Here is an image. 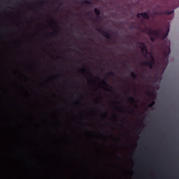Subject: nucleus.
Masks as SVG:
<instances>
[{
	"label": "nucleus",
	"instance_id": "nucleus-1",
	"mask_svg": "<svg viewBox=\"0 0 179 179\" xmlns=\"http://www.w3.org/2000/svg\"><path fill=\"white\" fill-rule=\"evenodd\" d=\"M1 179H3V111H2V88H3V84H2V75H1Z\"/></svg>",
	"mask_w": 179,
	"mask_h": 179
},
{
	"label": "nucleus",
	"instance_id": "nucleus-2",
	"mask_svg": "<svg viewBox=\"0 0 179 179\" xmlns=\"http://www.w3.org/2000/svg\"><path fill=\"white\" fill-rule=\"evenodd\" d=\"M165 28L166 29V33H163L164 29H162V31L153 30L150 27H146L145 30H147L148 36H155V37H161L162 40H164L169 36V33H170V27L169 25H166Z\"/></svg>",
	"mask_w": 179,
	"mask_h": 179
},
{
	"label": "nucleus",
	"instance_id": "nucleus-3",
	"mask_svg": "<svg viewBox=\"0 0 179 179\" xmlns=\"http://www.w3.org/2000/svg\"><path fill=\"white\" fill-rule=\"evenodd\" d=\"M177 7L168 6L165 10H161L158 12V15L162 16V15H171L172 13H174V9H176Z\"/></svg>",
	"mask_w": 179,
	"mask_h": 179
},
{
	"label": "nucleus",
	"instance_id": "nucleus-4",
	"mask_svg": "<svg viewBox=\"0 0 179 179\" xmlns=\"http://www.w3.org/2000/svg\"><path fill=\"white\" fill-rule=\"evenodd\" d=\"M97 31H99V33H101L102 36H104V37H106V38H107L108 40L111 39V34H110V32L106 30H103L101 29V28H97Z\"/></svg>",
	"mask_w": 179,
	"mask_h": 179
},
{
	"label": "nucleus",
	"instance_id": "nucleus-5",
	"mask_svg": "<svg viewBox=\"0 0 179 179\" xmlns=\"http://www.w3.org/2000/svg\"><path fill=\"white\" fill-rule=\"evenodd\" d=\"M156 62H153L152 60H148L147 62H142L141 63V66H149V68H150V69H152L153 68V66L155 65V63Z\"/></svg>",
	"mask_w": 179,
	"mask_h": 179
},
{
	"label": "nucleus",
	"instance_id": "nucleus-6",
	"mask_svg": "<svg viewBox=\"0 0 179 179\" xmlns=\"http://www.w3.org/2000/svg\"><path fill=\"white\" fill-rule=\"evenodd\" d=\"M138 44H140L139 48H141V51H145V52H149V50H148V46H146L145 43L138 42Z\"/></svg>",
	"mask_w": 179,
	"mask_h": 179
},
{
	"label": "nucleus",
	"instance_id": "nucleus-7",
	"mask_svg": "<svg viewBox=\"0 0 179 179\" xmlns=\"http://www.w3.org/2000/svg\"><path fill=\"white\" fill-rule=\"evenodd\" d=\"M85 3H87L88 5H93V2H92L90 0H84V1H80L79 2V5H81V6H85Z\"/></svg>",
	"mask_w": 179,
	"mask_h": 179
},
{
	"label": "nucleus",
	"instance_id": "nucleus-8",
	"mask_svg": "<svg viewBox=\"0 0 179 179\" xmlns=\"http://www.w3.org/2000/svg\"><path fill=\"white\" fill-rule=\"evenodd\" d=\"M141 16L142 17H143L144 19H146L147 20H149V19H150V15H149V14L146 12L141 13Z\"/></svg>",
	"mask_w": 179,
	"mask_h": 179
},
{
	"label": "nucleus",
	"instance_id": "nucleus-9",
	"mask_svg": "<svg viewBox=\"0 0 179 179\" xmlns=\"http://www.w3.org/2000/svg\"><path fill=\"white\" fill-rule=\"evenodd\" d=\"M94 13L96 16H100L101 15V12L100 11V9L95 8H94Z\"/></svg>",
	"mask_w": 179,
	"mask_h": 179
},
{
	"label": "nucleus",
	"instance_id": "nucleus-10",
	"mask_svg": "<svg viewBox=\"0 0 179 179\" xmlns=\"http://www.w3.org/2000/svg\"><path fill=\"white\" fill-rule=\"evenodd\" d=\"M150 57V61H152L154 62H156V59H155V56L153 55V53L152 52H148Z\"/></svg>",
	"mask_w": 179,
	"mask_h": 179
},
{
	"label": "nucleus",
	"instance_id": "nucleus-11",
	"mask_svg": "<svg viewBox=\"0 0 179 179\" xmlns=\"http://www.w3.org/2000/svg\"><path fill=\"white\" fill-rule=\"evenodd\" d=\"M131 76L134 80L138 78V74H136V73H135L134 71H131Z\"/></svg>",
	"mask_w": 179,
	"mask_h": 179
},
{
	"label": "nucleus",
	"instance_id": "nucleus-12",
	"mask_svg": "<svg viewBox=\"0 0 179 179\" xmlns=\"http://www.w3.org/2000/svg\"><path fill=\"white\" fill-rule=\"evenodd\" d=\"M103 83H104L106 85V86H110V87H111V92H114V90H113V87H111V85H110L108 83H107V81H106V80H102Z\"/></svg>",
	"mask_w": 179,
	"mask_h": 179
},
{
	"label": "nucleus",
	"instance_id": "nucleus-13",
	"mask_svg": "<svg viewBox=\"0 0 179 179\" xmlns=\"http://www.w3.org/2000/svg\"><path fill=\"white\" fill-rule=\"evenodd\" d=\"M128 101H133L134 103H136V101L135 100V98L134 96H129V99H127Z\"/></svg>",
	"mask_w": 179,
	"mask_h": 179
},
{
	"label": "nucleus",
	"instance_id": "nucleus-14",
	"mask_svg": "<svg viewBox=\"0 0 179 179\" xmlns=\"http://www.w3.org/2000/svg\"><path fill=\"white\" fill-rule=\"evenodd\" d=\"M169 55H170V50L168 53H165V57H164V59H166V63L168 62L169 61Z\"/></svg>",
	"mask_w": 179,
	"mask_h": 179
},
{
	"label": "nucleus",
	"instance_id": "nucleus-15",
	"mask_svg": "<svg viewBox=\"0 0 179 179\" xmlns=\"http://www.w3.org/2000/svg\"><path fill=\"white\" fill-rule=\"evenodd\" d=\"M150 38L152 43H155V41H156V38L153 36H150Z\"/></svg>",
	"mask_w": 179,
	"mask_h": 179
},
{
	"label": "nucleus",
	"instance_id": "nucleus-16",
	"mask_svg": "<svg viewBox=\"0 0 179 179\" xmlns=\"http://www.w3.org/2000/svg\"><path fill=\"white\" fill-rule=\"evenodd\" d=\"M156 104V102L155 101H152L151 103H150L149 107H153Z\"/></svg>",
	"mask_w": 179,
	"mask_h": 179
},
{
	"label": "nucleus",
	"instance_id": "nucleus-17",
	"mask_svg": "<svg viewBox=\"0 0 179 179\" xmlns=\"http://www.w3.org/2000/svg\"><path fill=\"white\" fill-rule=\"evenodd\" d=\"M109 75H110V76H117V74H116L115 73H114V72H110V73H109Z\"/></svg>",
	"mask_w": 179,
	"mask_h": 179
},
{
	"label": "nucleus",
	"instance_id": "nucleus-18",
	"mask_svg": "<svg viewBox=\"0 0 179 179\" xmlns=\"http://www.w3.org/2000/svg\"><path fill=\"white\" fill-rule=\"evenodd\" d=\"M87 16H88V18L92 20V15H90V13H87Z\"/></svg>",
	"mask_w": 179,
	"mask_h": 179
},
{
	"label": "nucleus",
	"instance_id": "nucleus-19",
	"mask_svg": "<svg viewBox=\"0 0 179 179\" xmlns=\"http://www.w3.org/2000/svg\"><path fill=\"white\" fill-rule=\"evenodd\" d=\"M141 16H142V13H138L136 15L137 19H140Z\"/></svg>",
	"mask_w": 179,
	"mask_h": 179
},
{
	"label": "nucleus",
	"instance_id": "nucleus-20",
	"mask_svg": "<svg viewBox=\"0 0 179 179\" xmlns=\"http://www.w3.org/2000/svg\"><path fill=\"white\" fill-rule=\"evenodd\" d=\"M153 15H154V16H157V15H159V12L155 11V12L153 13Z\"/></svg>",
	"mask_w": 179,
	"mask_h": 179
},
{
	"label": "nucleus",
	"instance_id": "nucleus-21",
	"mask_svg": "<svg viewBox=\"0 0 179 179\" xmlns=\"http://www.w3.org/2000/svg\"><path fill=\"white\" fill-rule=\"evenodd\" d=\"M127 92H131V87L127 88Z\"/></svg>",
	"mask_w": 179,
	"mask_h": 179
},
{
	"label": "nucleus",
	"instance_id": "nucleus-22",
	"mask_svg": "<svg viewBox=\"0 0 179 179\" xmlns=\"http://www.w3.org/2000/svg\"><path fill=\"white\" fill-rule=\"evenodd\" d=\"M1 20H2V15H1ZM1 33H2V20H1Z\"/></svg>",
	"mask_w": 179,
	"mask_h": 179
},
{
	"label": "nucleus",
	"instance_id": "nucleus-23",
	"mask_svg": "<svg viewBox=\"0 0 179 179\" xmlns=\"http://www.w3.org/2000/svg\"><path fill=\"white\" fill-rule=\"evenodd\" d=\"M54 23H55V24L56 26L57 25V21H54Z\"/></svg>",
	"mask_w": 179,
	"mask_h": 179
},
{
	"label": "nucleus",
	"instance_id": "nucleus-24",
	"mask_svg": "<svg viewBox=\"0 0 179 179\" xmlns=\"http://www.w3.org/2000/svg\"><path fill=\"white\" fill-rule=\"evenodd\" d=\"M145 58H148V55L145 54Z\"/></svg>",
	"mask_w": 179,
	"mask_h": 179
},
{
	"label": "nucleus",
	"instance_id": "nucleus-25",
	"mask_svg": "<svg viewBox=\"0 0 179 179\" xmlns=\"http://www.w3.org/2000/svg\"><path fill=\"white\" fill-rule=\"evenodd\" d=\"M12 136V133H9V136Z\"/></svg>",
	"mask_w": 179,
	"mask_h": 179
},
{
	"label": "nucleus",
	"instance_id": "nucleus-26",
	"mask_svg": "<svg viewBox=\"0 0 179 179\" xmlns=\"http://www.w3.org/2000/svg\"><path fill=\"white\" fill-rule=\"evenodd\" d=\"M83 71H86V69H83Z\"/></svg>",
	"mask_w": 179,
	"mask_h": 179
},
{
	"label": "nucleus",
	"instance_id": "nucleus-27",
	"mask_svg": "<svg viewBox=\"0 0 179 179\" xmlns=\"http://www.w3.org/2000/svg\"><path fill=\"white\" fill-rule=\"evenodd\" d=\"M52 34H53V36H55V33H53Z\"/></svg>",
	"mask_w": 179,
	"mask_h": 179
},
{
	"label": "nucleus",
	"instance_id": "nucleus-28",
	"mask_svg": "<svg viewBox=\"0 0 179 179\" xmlns=\"http://www.w3.org/2000/svg\"><path fill=\"white\" fill-rule=\"evenodd\" d=\"M143 78H146V76H143Z\"/></svg>",
	"mask_w": 179,
	"mask_h": 179
},
{
	"label": "nucleus",
	"instance_id": "nucleus-29",
	"mask_svg": "<svg viewBox=\"0 0 179 179\" xmlns=\"http://www.w3.org/2000/svg\"><path fill=\"white\" fill-rule=\"evenodd\" d=\"M9 122H10V123H11V122H12V121H11V120H9Z\"/></svg>",
	"mask_w": 179,
	"mask_h": 179
},
{
	"label": "nucleus",
	"instance_id": "nucleus-30",
	"mask_svg": "<svg viewBox=\"0 0 179 179\" xmlns=\"http://www.w3.org/2000/svg\"><path fill=\"white\" fill-rule=\"evenodd\" d=\"M55 33H58V31H55Z\"/></svg>",
	"mask_w": 179,
	"mask_h": 179
},
{
	"label": "nucleus",
	"instance_id": "nucleus-31",
	"mask_svg": "<svg viewBox=\"0 0 179 179\" xmlns=\"http://www.w3.org/2000/svg\"><path fill=\"white\" fill-rule=\"evenodd\" d=\"M8 146H15V145H8Z\"/></svg>",
	"mask_w": 179,
	"mask_h": 179
},
{
	"label": "nucleus",
	"instance_id": "nucleus-32",
	"mask_svg": "<svg viewBox=\"0 0 179 179\" xmlns=\"http://www.w3.org/2000/svg\"><path fill=\"white\" fill-rule=\"evenodd\" d=\"M42 3H44V1H42Z\"/></svg>",
	"mask_w": 179,
	"mask_h": 179
},
{
	"label": "nucleus",
	"instance_id": "nucleus-33",
	"mask_svg": "<svg viewBox=\"0 0 179 179\" xmlns=\"http://www.w3.org/2000/svg\"><path fill=\"white\" fill-rule=\"evenodd\" d=\"M131 113H134V110H132Z\"/></svg>",
	"mask_w": 179,
	"mask_h": 179
}]
</instances>
